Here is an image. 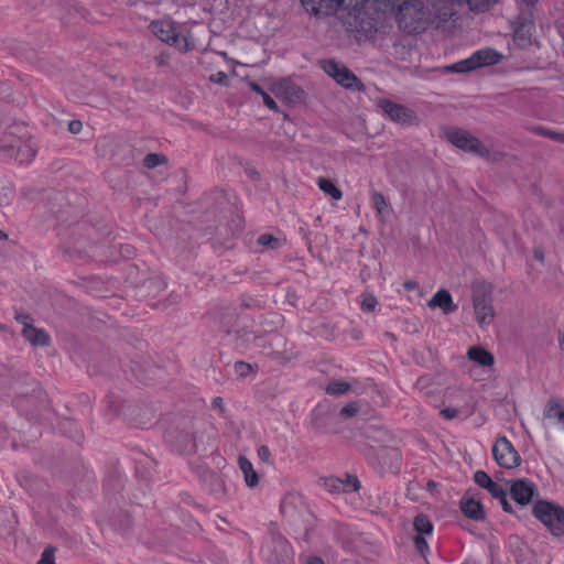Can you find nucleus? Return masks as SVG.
I'll list each match as a JSON object with an SVG mask.
<instances>
[{"label": "nucleus", "mask_w": 564, "mask_h": 564, "mask_svg": "<svg viewBox=\"0 0 564 564\" xmlns=\"http://www.w3.org/2000/svg\"><path fill=\"white\" fill-rule=\"evenodd\" d=\"M401 30L421 33L430 26L441 29L455 14L457 3L466 2L473 11H484L497 0H387Z\"/></svg>", "instance_id": "obj_1"}, {"label": "nucleus", "mask_w": 564, "mask_h": 564, "mask_svg": "<svg viewBox=\"0 0 564 564\" xmlns=\"http://www.w3.org/2000/svg\"><path fill=\"white\" fill-rule=\"evenodd\" d=\"M35 153L34 142L30 138L10 132L0 140V158L3 160L14 158L20 163H29Z\"/></svg>", "instance_id": "obj_2"}, {"label": "nucleus", "mask_w": 564, "mask_h": 564, "mask_svg": "<svg viewBox=\"0 0 564 564\" xmlns=\"http://www.w3.org/2000/svg\"><path fill=\"white\" fill-rule=\"evenodd\" d=\"M443 133L446 140L457 149L482 159H490V150L469 131L460 128L447 127L443 130Z\"/></svg>", "instance_id": "obj_3"}, {"label": "nucleus", "mask_w": 564, "mask_h": 564, "mask_svg": "<svg viewBox=\"0 0 564 564\" xmlns=\"http://www.w3.org/2000/svg\"><path fill=\"white\" fill-rule=\"evenodd\" d=\"M473 306L476 322L480 327H487L495 318L492 306V288L487 283H478L473 289Z\"/></svg>", "instance_id": "obj_4"}, {"label": "nucleus", "mask_w": 564, "mask_h": 564, "mask_svg": "<svg viewBox=\"0 0 564 564\" xmlns=\"http://www.w3.org/2000/svg\"><path fill=\"white\" fill-rule=\"evenodd\" d=\"M534 517L541 521L552 535L564 536V509L555 503L539 500L533 507Z\"/></svg>", "instance_id": "obj_5"}, {"label": "nucleus", "mask_w": 564, "mask_h": 564, "mask_svg": "<svg viewBox=\"0 0 564 564\" xmlns=\"http://www.w3.org/2000/svg\"><path fill=\"white\" fill-rule=\"evenodd\" d=\"M150 29L158 39L181 52H188L194 47L193 42L189 41L187 35L177 32L171 21L163 20L152 22Z\"/></svg>", "instance_id": "obj_6"}, {"label": "nucleus", "mask_w": 564, "mask_h": 564, "mask_svg": "<svg viewBox=\"0 0 564 564\" xmlns=\"http://www.w3.org/2000/svg\"><path fill=\"white\" fill-rule=\"evenodd\" d=\"M321 66L328 76L344 88L357 91L365 90L361 80L344 64L335 59H326L321 62Z\"/></svg>", "instance_id": "obj_7"}, {"label": "nucleus", "mask_w": 564, "mask_h": 564, "mask_svg": "<svg viewBox=\"0 0 564 564\" xmlns=\"http://www.w3.org/2000/svg\"><path fill=\"white\" fill-rule=\"evenodd\" d=\"M380 109L395 123L401 126H417L420 123L416 112L404 105L397 104L389 99L378 101Z\"/></svg>", "instance_id": "obj_8"}, {"label": "nucleus", "mask_w": 564, "mask_h": 564, "mask_svg": "<svg viewBox=\"0 0 564 564\" xmlns=\"http://www.w3.org/2000/svg\"><path fill=\"white\" fill-rule=\"evenodd\" d=\"M269 90L280 100L286 104H300L304 100V90L289 78L273 80Z\"/></svg>", "instance_id": "obj_9"}, {"label": "nucleus", "mask_w": 564, "mask_h": 564, "mask_svg": "<svg viewBox=\"0 0 564 564\" xmlns=\"http://www.w3.org/2000/svg\"><path fill=\"white\" fill-rule=\"evenodd\" d=\"M492 455L500 467L513 468L520 464V456L507 437H500L492 446Z\"/></svg>", "instance_id": "obj_10"}, {"label": "nucleus", "mask_w": 564, "mask_h": 564, "mask_svg": "<svg viewBox=\"0 0 564 564\" xmlns=\"http://www.w3.org/2000/svg\"><path fill=\"white\" fill-rule=\"evenodd\" d=\"M534 494L535 485L527 479H517L510 485L511 498L521 506L529 505Z\"/></svg>", "instance_id": "obj_11"}, {"label": "nucleus", "mask_w": 564, "mask_h": 564, "mask_svg": "<svg viewBox=\"0 0 564 564\" xmlns=\"http://www.w3.org/2000/svg\"><path fill=\"white\" fill-rule=\"evenodd\" d=\"M323 486L329 492H349L357 491L360 482L356 477L347 476L346 480L337 477H327L323 479Z\"/></svg>", "instance_id": "obj_12"}, {"label": "nucleus", "mask_w": 564, "mask_h": 564, "mask_svg": "<svg viewBox=\"0 0 564 564\" xmlns=\"http://www.w3.org/2000/svg\"><path fill=\"white\" fill-rule=\"evenodd\" d=\"M543 416L546 420H555L564 427V401L550 398L544 406Z\"/></svg>", "instance_id": "obj_13"}, {"label": "nucleus", "mask_w": 564, "mask_h": 564, "mask_svg": "<svg viewBox=\"0 0 564 564\" xmlns=\"http://www.w3.org/2000/svg\"><path fill=\"white\" fill-rule=\"evenodd\" d=\"M429 306L432 308L440 307L445 314L457 310L451 293L446 290L437 291L429 301Z\"/></svg>", "instance_id": "obj_14"}, {"label": "nucleus", "mask_w": 564, "mask_h": 564, "mask_svg": "<svg viewBox=\"0 0 564 564\" xmlns=\"http://www.w3.org/2000/svg\"><path fill=\"white\" fill-rule=\"evenodd\" d=\"M501 57L502 55L492 48L479 50L473 54L477 68L495 65L500 62Z\"/></svg>", "instance_id": "obj_15"}, {"label": "nucleus", "mask_w": 564, "mask_h": 564, "mask_svg": "<svg viewBox=\"0 0 564 564\" xmlns=\"http://www.w3.org/2000/svg\"><path fill=\"white\" fill-rule=\"evenodd\" d=\"M467 356L471 361L481 367H491L495 362L494 355L479 346L470 347Z\"/></svg>", "instance_id": "obj_16"}, {"label": "nucleus", "mask_w": 564, "mask_h": 564, "mask_svg": "<svg viewBox=\"0 0 564 564\" xmlns=\"http://www.w3.org/2000/svg\"><path fill=\"white\" fill-rule=\"evenodd\" d=\"M22 335L32 345L47 346L50 344L48 334L41 328H35L33 326L26 327L25 329H22Z\"/></svg>", "instance_id": "obj_17"}, {"label": "nucleus", "mask_w": 564, "mask_h": 564, "mask_svg": "<svg viewBox=\"0 0 564 564\" xmlns=\"http://www.w3.org/2000/svg\"><path fill=\"white\" fill-rule=\"evenodd\" d=\"M460 509L465 516L473 520H481L485 517L482 506L474 499H462Z\"/></svg>", "instance_id": "obj_18"}, {"label": "nucleus", "mask_w": 564, "mask_h": 564, "mask_svg": "<svg viewBox=\"0 0 564 564\" xmlns=\"http://www.w3.org/2000/svg\"><path fill=\"white\" fill-rule=\"evenodd\" d=\"M238 464H239V468L241 469V471L245 475L246 484L249 487L257 486L259 478H258L257 473L253 469L251 462L248 458L240 456L238 459Z\"/></svg>", "instance_id": "obj_19"}, {"label": "nucleus", "mask_w": 564, "mask_h": 564, "mask_svg": "<svg viewBox=\"0 0 564 564\" xmlns=\"http://www.w3.org/2000/svg\"><path fill=\"white\" fill-rule=\"evenodd\" d=\"M317 185L322 192H324L326 195H329L334 200L341 199L343 192L332 180L318 177Z\"/></svg>", "instance_id": "obj_20"}, {"label": "nucleus", "mask_w": 564, "mask_h": 564, "mask_svg": "<svg viewBox=\"0 0 564 564\" xmlns=\"http://www.w3.org/2000/svg\"><path fill=\"white\" fill-rule=\"evenodd\" d=\"M301 2L304 9L312 14H318L323 8H336L333 0H301Z\"/></svg>", "instance_id": "obj_21"}, {"label": "nucleus", "mask_w": 564, "mask_h": 564, "mask_svg": "<svg viewBox=\"0 0 564 564\" xmlns=\"http://www.w3.org/2000/svg\"><path fill=\"white\" fill-rule=\"evenodd\" d=\"M413 525L415 531L420 534H431L433 531V525L430 519L424 514L416 516Z\"/></svg>", "instance_id": "obj_22"}, {"label": "nucleus", "mask_w": 564, "mask_h": 564, "mask_svg": "<svg viewBox=\"0 0 564 564\" xmlns=\"http://www.w3.org/2000/svg\"><path fill=\"white\" fill-rule=\"evenodd\" d=\"M477 66L474 62L473 55L466 59L459 61L447 67L448 70L454 73H465L476 69Z\"/></svg>", "instance_id": "obj_23"}, {"label": "nucleus", "mask_w": 564, "mask_h": 564, "mask_svg": "<svg viewBox=\"0 0 564 564\" xmlns=\"http://www.w3.org/2000/svg\"><path fill=\"white\" fill-rule=\"evenodd\" d=\"M371 203L379 216L384 215L388 209V203L382 193L375 191L371 194Z\"/></svg>", "instance_id": "obj_24"}, {"label": "nucleus", "mask_w": 564, "mask_h": 564, "mask_svg": "<svg viewBox=\"0 0 564 564\" xmlns=\"http://www.w3.org/2000/svg\"><path fill=\"white\" fill-rule=\"evenodd\" d=\"M350 389V384L344 381H332L326 387V392L328 394H344Z\"/></svg>", "instance_id": "obj_25"}, {"label": "nucleus", "mask_w": 564, "mask_h": 564, "mask_svg": "<svg viewBox=\"0 0 564 564\" xmlns=\"http://www.w3.org/2000/svg\"><path fill=\"white\" fill-rule=\"evenodd\" d=\"M533 132L536 134L545 135L551 140L564 143V133L547 130L542 127L534 128Z\"/></svg>", "instance_id": "obj_26"}, {"label": "nucleus", "mask_w": 564, "mask_h": 564, "mask_svg": "<svg viewBox=\"0 0 564 564\" xmlns=\"http://www.w3.org/2000/svg\"><path fill=\"white\" fill-rule=\"evenodd\" d=\"M258 243L270 249H276L280 247V240L270 234L261 235L258 238Z\"/></svg>", "instance_id": "obj_27"}, {"label": "nucleus", "mask_w": 564, "mask_h": 564, "mask_svg": "<svg viewBox=\"0 0 564 564\" xmlns=\"http://www.w3.org/2000/svg\"><path fill=\"white\" fill-rule=\"evenodd\" d=\"M234 369L235 373L240 378H245L254 371L253 367L245 361L235 362Z\"/></svg>", "instance_id": "obj_28"}, {"label": "nucleus", "mask_w": 564, "mask_h": 564, "mask_svg": "<svg viewBox=\"0 0 564 564\" xmlns=\"http://www.w3.org/2000/svg\"><path fill=\"white\" fill-rule=\"evenodd\" d=\"M377 306V300L372 294H364L361 301V308L367 312H372Z\"/></svg>", "instance_id": "obj_29"}, {"label": "nucleus", "mask_w": 564, "mask_h": 564, "mask_svg": "<svg viewBox=\"0 0 564 564\" xmlns=\"http://www.w3.org/2000/svg\"><path fill=\"white\" fill-rule=\"evenodd\" d=\"M367 0H333L336 8L355 9L359 4H364Z\"/></svg>", "instance_id": "obj_30"}, {"label": "nucleus", "mask_w": 564, "mask_h": 564, "mask_svg": "<svg viewBox=\"0 0 564 564\" xmlns=\"http://www.w3.org/2000/svg\"><path fill=\"white\" fill-rule=\"evenodd\" d=\"M164 162V159L155 153H150L144 158V165L149 169H153L155 166L161 165Z\"/></svg>", "instance_id": "obj_31"}, {"label": "nucleus", "mask_w": 564, "mask_h": 564, "mask_svg": "<svg viewBox=\"0 0 564 564\" xmlns=\"http://www.w3.org/2000/svg\"><path fill=\"white\" fill-rule=\"evenodd\" d=\"M275 545L281 550L282 552V558L281 561H289L291 560V547L289 543L283 539H278L275 541Z\"/></svg>", "instance_id": "obj_32"}, {"label": "nucleus", "mask_w": 564, "mask_h": 564, "mask_svg": "<svg viewBox=\"0 0 564 564\" xmlns=\"http://www.w3.org/2000/svg\"><path fill=\"white\" fill-rule=\"evenodd\" d=\"M54 552V547H46L43 551L37 564H55Z\"/></svg>", "instance_id": "obj_33"}, {"label": "nucleus", "mask_w": 564, "mask_h": 564, "mask_svg": "<svg viewBox=\"0 0 564 564\" xmlns=\"http://www.w3.org/2000/svg\"><path fill=\"white\" fill-rule=\"evenodd\" d=\"M359 411V405L356 402L348 403L340 410V415L344 417H351Z\"/></svg>", "instance_id": "obj_34"}, {"label": "nucleus", "mask_w": 564, "mask_h": 564, "mask_svg": "<svg viewBox=\"0 0 564 564\" xmlns=\"http://www.w3.org/2000/svg\"><path fill=\"white\" fill-rule=\"evenodd\" d=\"M258 457L267 463V464H271V453H270V449L268 446L265 445H261L259 448H258Z\"/></svg>", "instance_id": "obj_35"}, {"label": "nucleus", "mask_w": 564, "mask_h": 564, "mask_svg": "<svg viewBox=\"0 0 564 564\" xmlns=\"http://www.w3.org/2000/svg\"><path fill=\"white\" fill-rule=\"evenodd\" d=\"M489 479H490V476L482 470H478L474 475L475 482L480 487H482Z\"/></svg>", "instance_id": "obj_36"}, {"label": "nucleus", "mask_w": 564, "mask_h": 564, "mask_svg": "<svg viewBox=\"0 0 564 564\" xmlns=\"http://www.w3.org/2000/svg\"><path fill=\"white\" fill-rule=\"evenodd\" d=\"M488 492L496 499H498L499 497H502V495L506 492L505 488L498 484V482H494L492 487H490L488 489Z\"/></svg>", "instance_id": "obj_37"}, {"label": "nucleus", "mask_w": 564, "mask_h": 564, "mask_svg": "<svg viewBox=\"0 0 564 564\" xmlns=\"http://www.w3.org/2000/svg\"><path fill=\"white\" fill-rule=\"evenodd\" d=\"M262 99H263V104L270 109V110H273V111H279V107L276 105V102L273 100V98L268 94V93H264V95L261 96Z\"/></svg>", "instance_id": "obj_38"}, {"label": "nucleus", "mask_w": 564, "mask_h": 564, "mask_svg": "<svg viewBox=\"0 0 564 564\" xmlns=\"http://www.w3.org/2000/svg\"><path fill=\"white\" fill-rule=\"evenodd\" d=\"M441 415L446 420H453L459 415V411L455 408H446L441 411Z\"/></svg>", "instance_id": "obj_39"}, {"label": "nucleus", "mask_w": 564, "mask_h": 564, "mask_svg": "<svg viewBox=\"0 0 564 564\" xmlns=\"http://www.w3.org/2000/svg\"><path fill=\"white\" fill-rule=\"evenodd\" d=\"M15 319L23 326V329L26 327H32L31 318L26 314L19 313L15 315Z\"/></svg>", "instance_id": "obj_40"}, {"label": "nucleus", "mask_w": 564, "mask_h": 564, "mask_svg": "<svg viewBox=\"0 0 564 564\" xmlns=\"http://www.w3.org/2000/svg\"><path fill=\"white\" fill-rule=\"evenodd\" d=\"M414 542H415V546H416L417 551L421 554H424V552L429 549L427 542L425 541V539L423 536H420V535L415 536Z\"/></svg>", "instance_id": "obj_41"}, {"label": "nucleus", "mask_w": 564, "mask_h": 564, "mask_svg": "<svg viewBox=\"0 0 564 564\" xmlns=\"http://www.w3.org/2000/svg\"><path fill=\"white\" fill-rule=\"evenodd\" d=\"M210 80L214 83H217V84L226 85L228 77H227L226 73L218 72L210 76Z\"/></svg>", "instance_id": "obj_42"}, {"label": "nucleus", "mask_w": 564, "mask_h": 564, "mask_svg": "<svg viewBox=\"0 0 564 564\" xmlns=\"http://www.w3.org/2000/svg\"><path fill=\"white\" fill-rule=\"evenodd\" d=\"M82 128L83 124L79 120H73L68 124V130L74 134L79 133L82 131Z\"/></svg>", "instance_id": "obj_43"}, {"label": "nucleus", "mask_w": 564, "mask_h": 564, "mask_svg": "<svg viewBox=\"0 0 564 564\" xmlns=\"http://www.w3.org/2000/svg\"><path fill=\"white\" fill-rule=\"evenodd\" d=\"M502 509L506 511V512H512V508H511V505L509 503L508 499H507V492H505L502 495V497H499L498 498Z\"/></svg>", "instance_id": "obj_44"}, {"label": "nucleus", "mask_w": 564, "mask_h": 564, "mask_svg": "<svg viewBox=\"0 0 564 564\" xmlns=\"http://www.w3.org/2000/svg\"><path fill=\"white\" fill-rule=\"evenodd\" d=\"M249 87L252 91L259 94L260 96L264 95V90L260 87V85H258L257 83L254 82H250L249 83Z\"/></svg>", "instance_id": "obj_45"}, {"label": "nucleus", "mask_w": 564, "mask_h": 564, "mask_svg": "<svg viewBox=\"0 0 564 564\" xmlns=\"http://www.w3.org/2000/svg\"><path fill=\"white\" fill-rule=\"evenodd\" d=\"M403 288H404L406 291H413V290H415V289H417V288H419V284H417L415 281H413V280H409V281H405V282L403 283Z\"/></svg>", "instance_id": "obj_46"}, {"label": "nucleus", "mask_w": 564, "mask_h": 564, "mask_svg": "<svg viewBox=\"0 0 564 564\" xmlns=\"http://www.w3.org/2000/svg\"><path fill=\"white\" fill-rule=\"evenodd\" d=\"M214 409H219L220 412H224L223 399L217 397L212 402Z\"/></svg>", "instance_id": "obj_47"}, {"label": "nucleus", "mask_w": 564, "mask_h": 564, "mask_svg": "<svg viewBox=\"0 0 564 564\" xmlns=\"http://www.w3.org/2000/svg\"><path fill=\"white\" fill-rule=\"evenodd\" d=\"M306 564H324V562L319 557L313 556L307 560Z\"/></svg>", "instance_id": "obj_48"}, {"label": "nucleus", "mask_w": 564, "mask_h": 564, "mask_svg": "<svg viewBox=\"0 0 564 564\" xmlns=\"http://www.w3.org/2000/svg\"><path fill=\"white\" fill-rule=\"evenodd\" d=\"M558 346H560V349L562 351H564V334L563 333L558 334Z\"/></svg>", "instance_id": "obj_49"}, {"label": "nucleus", "mask_w": 564, "mask_h": 564, "mask_svg": "<svg viewBox=\"0 0 564 564\" xmlns=\"http://www.w3.org/2000/svg\"><path fill=\"white\" fill-rule=\"evenodd\" d=\"M494 480L490 478L481 488L489 489L494 485Z\"/></svg>", "instance_id": "obj_50"}, {"label": "nucleus", "mask_w": 564, "mask_h": 564, "mask_svg": "<svg viewBox=\"0 0 564 564\" xmlns=\"http://www.w3.org/2000/svg\"><path fill=\"white\" fill-rule=\"evenodd\" d=\"M534 256H535V258H536L539 261H543V258H544V257H543V253H542L541 251H538V250H536V251L534 252Z\"/></svg>", "instance_id": "obj_51"}, {"label": "nucleus", "mask_w": 564, "mask_h": 564, "mask_svg": "<svg viewBox=\"0 0 564 564\" xmlns=\"http://www.w3.org/2000/svg\"><path fill=\"white\" fill-rule=\"evenodd\" d=\"M7 196H8V200L13 196V193H12V191L10 188H8Z\"/></svg>", "instance_id": "obj_52"}, {"label": "nucleus", "mask_w": 564, "mask_h": 564, "mask_svg": "<svg viewBox=\"0 0 564 564\" xmlns=\"http://www.w3.org/2000/svg\"><path fill=\"white\" fill-rule=\"evenodd\" d=\"M524 2H527L528 4H533L534 2H536L538 0H523Z\"/></svg>", "instance_id": "obj_53"}, {"label": "nucleus", "mask_w": 564, "mask_h": 564, "mask_svg": "<svg viewBox=\"0 0 564 564\" xmlns=\"http://www.w3.org/2000/svg\"><path fill=\"white\" fill-rule=\"evenodd\" d=\"M0 239H7V235L0 230Z\"/></svg>", "instance_id": "obj_54"}, {"label": "nucleus", "mask_w": 564, "mask_h": 564, "mask_svg": "<svg viewBox=\"0 0 564 564\" xmlns=\"http://www.w3.org/2000/svg\"><path fill=\"white\" fill-rule=\"evenodd\" d=\"M0 328H2V326L0 325Z\"/></svg>", "instance_id": "obj_55"}]
</instances>
